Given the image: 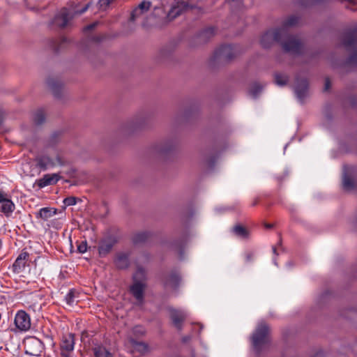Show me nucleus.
I'll return each instance as SVG.
<instances>
[{
  "instance_id": "obj_1",
  "label": "nucleus",
  "mask_w": 357,
  "mask_h": 357,
  "mask_svg": "<svg viewBox=\"0 0 357 357\" xmlns=\"http://www.w3.org/2000/svg\"><path fill=\"white\" fill-rule=\"evenodd\" d=\"M275 42L280 43L286 52L294 54L301 53V44L293 38L284 40L278 29L268 30L262 35L260 40L261 45L264 48H269Z\"/></svg>"
},
{
  "instance_id": "obj_2",
  "label": "nucleus",
  "mask_w": 357,
  "mask_h": 357,
  "mask_svg": "<svg viewBox=\"0 0 357 357\" xmlns=\"http://www.w3.org/2000/svg\"><path fill=\"white\" fill-rule=\"evenodd\" d=\"M342 44L348 51H352L346 64L351 68L357 67V29L349 30L344 33Z\"/></svg>"
},
{
  "instance_id": "obj_3",
  "label": "nucleus",
  "mask_w": 357,
  "mask_h": 357,
  "mask_svg": "<svg viewBox=\"0 0 357 357\" xmlns=\"http://www.w3.org/2000/svg\"><path fill=\"white\" fill-rule=\"evenodd\" d=\"M269 328L265 323H260L252 336V344L255 351L259 354L269 341Z\"/></svg>"
},
{
  "instance_id": "obj_4",
  "label": "nucleus",
  "mask_w": 357,
  "mask_h": 357,
  "mask_svg": "<svg viewBox=\"0 0 357 357\" xmlns=\"http://www.w3.org/2000/svg\"><path fill=\"white\" fill-rule=\"evenodd\" d=\"M236 46L232 45H222L218 48L213 54L214 61H229L236 56Z\"/></svg>"
},
{
  "instance_id": "obj_5",
  "label": "nucleus",
  "mask_w": 357,
  "mask_h": 357,
  "mask_svg": "<svg viewBox=\"0 0 357 357\" xmlns=\"http://www.w3.org/2000/svg\"><path fill=\"white\" fill-rule=\"evenodd\" d=\"M75 344L74 334L64 335L59 344L60 357H73Z\"/></svg>"
},
{
  "instance_id": "obj_6",
  "label": "nucleus",
  "mask_w": 357,
  "mask_h": 357,
  "mask_svg": "<svg viewBox=\"0 0 357 357\" xmlns=\"http://www.w3.org/2000/svg\"><path fill=\"white\" fill-rule=\"evenodd\" d=\"M25 351L27 354L39 356L43 351V342L36 337H29L24 340Z\"/></svg>"
},
{
  "instance_id": "obj_7",
  "label": "nucleus",
  "mask_w": 357,
  "mask_h": 357,
  "mask_svg": "<svg viewBox=\"0 0 357 357\" xmlns=\"http://www.w3.org/2000/svg\"><path fill=\"white\" fill-rule=\"evenodd\" d=\"M299 22V17L296 15H291L288 17L286 20L282 22V26L280 28H278V30L280 32L281 35L284 38V40H288L289 38H295L298 40L301 45V42L297 37L294 36H291L289 34V29L297 25Z\"/></svg>"
},
{
  "instance_id": "obj_8",
  "label": "nucleus",
  "mask_w": 357,
  "mask_h": 357,
  "mask_svg": "<svg viewBox=\"0 0 357 357\" xmlns=\"http://www.w3.org/2000/svg\"><path fill=\"white\" fill-rule=\"evenodd\" d=\"M14 323L20 331H27L31 328L30 317L24 310H20L16 313Z\"/></svg>"
},
{
  "instance_id": "obj_9",
  "label": "nucleus",
  "mask_w": 357,
  "mask_h": 357,
  "mask_svg": "<svg viewBox=\"0 0 357 357\" xmlns=\"http://www.w3.org/2000/svg\"><path fill=\"white\" fill-rule=\"evenodd\" d=\"M294 91L296 96L301 102H303L304 99L307 96L308 92V81L305 78L301 79L296 76L294 86Z\"/></svg>"
},
{
  "instance_id": "obj_10",
  "label": "nucleus",
  "mask_w": 357,
  "mask_h": 357,
  "mask_svg": "<svg viewBox=\"0 0 357 357\" xmlns=\"http://www.w3.org/2000/svg\"><path fill=\"white\" fill-rule=\"evenodd\" d=\"M15 209V205L13 201L8 197L4 192L0 190V213L9 218Z\"/></svg>"
},
{
  "instance_id": "obj_11",
  "label": "nucleus",
  "mask_w": 357,
  "mask_h": 357,
  "mask_svg": "<svg viewBox=\"0 0 357 357\" xmlns=\"http://www.w3.org/2000/svg\"><path fill=\"white\" fill-rule=\"evenodd\" d=\"M165 287H170L173 290H177L181 283V276L178 271H172L162 280Z\"/></svg>"
},
{
  "instance_id": "obj_12",
  "label": "nucleus",
  "mask_w": 357,
  "mask_h": 357,
  "mask_svg": "<svg viewBox=\"0 0 357 357\" xmlns=\"http://www.w3.org/2000/svg\"><path fill=\"white\" fill-rule=\"evenodd\" d=\"M72 18L70 11L66 8H63L52 20V24L60 28H64Z\"/></svg>"
},
{
  "instance_id": "obj_13",
  "label": "nucleus",
  "mask_w": 357,
  "mask_h": 357,
  "mask_svg": "<svg viewBox=\"0 0 357 357\" xmlns=\"http://www.w3.org/2000/svg\"><path fill=\"white\" fill-rule=\"evenodd\" d=\"M170 319L173 325L178 331H181L183 328V322L187 317L186 312L180 310L171 309L169 310Z\"/></svg>"
},
{
  "instance_id": "obj_14",
  "label": "nucleus",
  "mask_w": 357,
  "mask_h": 357,
  "mask_svg": "<svg viewBox=\"0 0 357 357\" xmlns=\"http://www.w3.org/2000/svg\"><path fill=\"white\" fill-rule=\"evenodd\" d=\"M145 287V284L142 282L135 281L133 284L130 288L131 294L135 298L139 305H142L144 301V292Z\"/></svg>"
},
{
  "instance_id": "obj_15",
  "label": "nucleus",
  "mask_w": 357,
  "mask_h": 357,
  "mask_svg": "<svg viewBox=\"0 0 357 357\" xmlns=\"http://www.w3.org/2000/svg\"><path fill=\"white\" fill-rule=\"evenodd\" d=\"M188 7V3L185 1H178L172 6L170 10L168 13L167 17L170 20H173L181 15L184 11L187 10Z\"/></svg>"
},
{
  "instance_id": "obj_16",
  "label": "nucleus",
  "mask_w": 357,
  "mask_h": 357,
  "mask_svg": "<svg viewBox=\"0 0 357 357\" xmlns=\"http://www.w3.org/2000/svg\"><path fill=\"white\" fill-rule=\"evenodd\" d=\"M60 178L61 176L58 174H47L37 181V185L39 188H43L56 184Z\"/></svg>"
},
{
  "instance_id": "obj_17",
  "label": "nucleus",
  "mask_w": 357,
  "mask_h": 357,
  "mask_svg": "<svg viewBox=\"0 0 357 357\" xmlns=\"http://www.w3.org/2000/svg\"><path fill=\"white\" fill-rule=\"evenodd\" d=\"M29 258V253L26 252H21L13 264V271L15 273H21L26 267Z\"/></svg>"
},
{
  "instance_id": "obj_18",
  "label": "nucleus",
  "mask_w": 357,
  "mask_h": 357,
  "mask_svg": "<svg viewBox=\"0 0 357 357\" xmlns=\"http://www.w3.org/2000/svg\"><path fill=\"white\" fill-rule=\"evenodd\" d=\"M130 255L126 252H118L114 260L116 267L119 269H126L130 266Z\"/></svg>"
},
{
  "instance_id": "obj_19",
  "label": "nucleus",
  "mask_w": 357,
  "mask_h": 357,
  "mask_svg": "<svg viewBox=\"0 0 357 357\" xmlns=\"http://www.w3.org/2000/svg\"><path fill=\"white\" fill-rule=\"evenodd\" d=\"M115 244V241L112 239H106L102 241L98 246V252L100 257H105L110 252Z\"/></svg>"
},
{
  "instance_id": "obj_20",
  "label": "nucleus",
  "mask_w": 357,
  "mask_h": 357,
  "mask_svg": "<svg viewBox=\"0 0 357 357\" xmlns=\"http://www.w3.org/2000/svg\"><path fill=\"white\" fill-rule=\"evenodd\" d=\"M151 6V3L149 1H142L137 8H135L131 13L130 20L133 22L135 21L139 15H141L144 12L147 11Z\"/></svg>"
},
{
  "instance_id": "obj_21",
  "label": "nucleus",
  "mask_w": 357,
  "mask_h": 357,
  "mask_svg": "<svg viewBox=\"0 0 357 357\" xmlns=\"http://www.w3.org/2000/svg\"><path fill=\"white\" fill-rule=\"evenodd\" d=\"M47 84L50 89L52 90L54 96L59 98L61 96L63 84L61 81L54 78H49Z\"/></svg>"
},
{
  "instance_id": "obj_22",
  "label": "nucleus",
  "mask_w": 357,
  "mask_h": 357,
  "mask_svg": "<svg viewBox=\"0 0 357 357\" xmlns=\"http://www.w3.org/2000/svg\"><path fill=\"white\" fill-rule=\"evenodd\" d=\"M57 210L54 208L44 207L39 210L36 216L37 218H40L45 221L47 220L52 216L56 214Z\"/></svg>"
},
{
  "instance_id": "obj_23",
  "label": "nucleus",
  "mask_w": 357,
  "mask_h": 357,
  "mask_svg": "<svg viewBox=\"0 0 357 357\" xmlns=\"http://www.w3.org/2000/svg\"><path fill=\"white\" fill-rule=\"evenodd\" d=\"M37 165L42 169L45 170L49 167L54 165L52 159L47 155H41L36 158Z\"/></svg>"
},
{
  "instance_id": "obj_24",
  "label": "nucleus",
  "mask_w": 357,
  "mask_h": 357,
  "mask_svg": "<svg viewBox=\"0 0 357 357\" xmlns=\"http://www.w3.org/2000/svg\"><path fill=\"white\" fill-rule=\"evenodd\" d=\"M79 294L75 289H70L65 296V301L69 306H73L78 301Z\"/></svg>"
},
{
  "instance_id": "obj_25",
  "label": "nucleus",
  "mask_w": 357,
  "mask_h": 357,
  "mask_svg": "<svg viewBox=\"0 0 357 357\" xmlns=\"http://www.w3.org/2000/svg\"><path fill=\"white\" fill-rule=\"evenodd\" d=\"M233 233L238 237L246 239L249 237L248 230L241 225H235L232 229Z\"/></svg>"
},
{
  "instance_id": "obj_26",
  "label": "nucleus",
  "mask_w": 357,
  "mask_h": 357,
  "mask_svg": "<svg viewBox=\"0 0 357 357\" xmlns=\"http://www.w3.org/2000/svg\"><path fill=\"white\" fill-rule=\"evenodd\" d=\"M92 350L95 357H113L112 354L102 346L97 345Z\"/></svg>"
},
{
  "instance_id": "obj_27",
  "label": "nucleus",
  "mask_w": 357,
  "mask_h": 357,
  "mask_svg": "<svg viewBox=\"0 0 357 357\" xmlns=\"http://www.w3.org/2000/svg\"><path fill=\"white\" fill-rule=\"evenodd\" d=\"M175 50V47L172 44L167 45L163 47L158 53L160 59H165L170 56Z\"/></svg>"
},
{
  "instance_id": "obj_28",
  "label": "nucleus",
  "mask_w": 357,
  "mask_h": 357,
  "mask_svg": "<svg viewBox=\"0 0 357 357\" xmlns=\"http://www.w3.org/2000/svg\"><path fill=\"white\" fill-rule=\"evenodd\" d=\"M129 341L131 344L140 353L144 354L148 351L149 346L146 343L137 341L134 338H130Z\"/></svg>"
},
{
  "instance_id": "obj_29",
  "label": "nucleus",
  "mask_w": 357,
  "mask_h": 357,
  "mask_svg": "<svg viewBox=\"0 0 357 357\" xmlns=\"http://www.w3.org/2000/svg\"><path fill=\"white\" fill-rule=\"evenodd\" d=\"M215 33V29L214 27H208L204 29L199 34V38L206 42L209 40L211 37H213Z\"/></svg>"
},
{
  "instance_id": "obj_30",
  "label": "nucleus",
  "mask_w": 357,
  "mask_h": 357,
  "mask_svg": "<svg viewBox=\"0 0 357 357\" xmlns=\"http://www.w3.org/2000/svg\"><path fill=\"white\" fill-rule=\"evenodd\" d=\"M150 237V234L146 231L137 233L132 237L134 244H139L146 242Z\"/></svg>"
},
{
  "instance_id": "obj_31",
  "label": "nucleus",
  "mask_w": 357,
  "mask_h": 357,
  "mask_svg": "<svg viewBox=\"0 0 357 357\" xmlns=\"http://www.w3.org/2000/svg\"><path fill=\"white\" fill-rule=\"evenodd\" d=\"M342 186L343 188L346 190H351L355 186L354 181L346 173H344L343 175Z\"/></svg>"
},
{
  "instance_id": "obj_32",
  "label": "nucleus",
  "mask_w": 357,
  "mask_h": 357,
  "mask_svg": "<svg viewBox=\"0 0 357 357\" xmlns=\"http://www.w3.org/2000/svg\"><path fill=\"white\" fill-rule=\"evenodd\" d=\"M289 81V77L282 73H277L275 74V83L280 86H285Z\"/></svg>"
},
{
  "instance_id": "obj_33",
  "label": "nucleus",
  "mask_w": 357,
  "mask_h": 357,
  "mask_svg": "<svg viewBox=\"0 0 357 357\" xmlns=\"http://www.w3.org/2000/svg\"><path fill=\"white\" fill-rule=\"evenodd\" d=\"M45 121V114L43 109H38L33 116V121L35 124L39 126L43 124Z\"/></svg>"
},
{
  "instance_id": "obj_34",
  "label": "nucleus",
  "mask_w": 357,
  "mask_h": 357,
  "mask_svg": "<svg viewBox=\"0 0 357 357\" xmlns=\"http://www.w3.org/2000/svg\"><path fill=\"white\" fill-rule=\"evenodd\" d=\"M262 90V86L257 83L253 84L249 91V93L253 97L257 98Z\"/></svg>"
},
{
  "instance_id": "obj_35",
  "label": "nucleus",
  "mask_w": 357,
  "mask_h": 357,
  "mask_svg": "<svg viewBox=\"0 0 357 357\" xmlns=\"http://www.w3.org/2000/svg\"><path fill=\"white\" fill-rule=\"evenodd\" d=\"M146 278V271L142 267H138L134 275V280H144Z\"/></svg>"
},
{
  "instance_id": "obj_36",
  "label": "nucleus",
  "mask_w": 357,
  "mask_h": 357,
  "mask_svg": "<svg viewBox=\"0 0 357 357\" xmlns=\"http://www.w3.org/2000/svg\"><path fill=\"white\" fill-rule=\"evenodd\" d=\"M132 333L136 337H142L145 335L146 331L143 326H136L132 328Z\"/></svg>"
},
{
  "instance_id": "obj_37",
  "label": "nucleus",
  "mask_w": 357,
  "mask_h": 357,
  "mask_svg": "<svg viewBox=\"0 0 357 357\" xmlns=\"http://www.w3.org/2000/svg\"><path fill=\"white\" fill-rule=\"evenodd\" d=\"M63 203L66 206H74L76 204V198L74 197H68L64 199Z\"/></svg>"
},
{
  "instance_id": "obj_38",
  "label": "nucleus",
  "mask_w": 357,
  "mask_h": 357,
  "mask_svg": "<svg viewBox=\"0 0 357 357\" xmlns=\"http://www.w3.org/2000/svg\"><path fill=\"white\" fill-rule=\"evenodd\" d=\"M77 250L79 253H84L87 250V243L86 241H82L77 245Z\"/></svg>"
},
{
  "instance_id": "obj_39",
  "label": "nucleus",
  "mask_w": 357,
  "mask_h": 357,
  "mask_svg": "<svg viewBox=\"0 0 357 357\" xmlns=\"http://www.w3.org/2000/svg\"><path fill=\"white\" fill-rule=\"evenodd\" d=\"M66 39L63 38L59 39V44L56 45V44H53V47L55 52H59V50L62 47V45L66 43Z\"/></svg>"
},
{
  "instance_id": "obj_40",
  "label": "nucleus",
  "mask_w": 357,
  "mask_h": 357,
  "mask_svg": "<svg viewBox=\"0 0 357 357\" xmlns=\"http://www.w3.org/2000/svg\"><path fill=\"white\" fill-rule=\"evenodd\" d=\"M115 0H99V3L101 8H106L111 3Z\"/></svg>"
},
{
  "instance_id": "obj_41",
  "label": "nucleus",
  "mask_w": 357,
  "mask_h": 357,
  "mask_svg": "<svg viewBox=\"0 0 357 357\" xmlns=\"http://www.w3.org/2000/svg\"><path fill=\"white\" fill-rule=\"evenodd\" d=\"M254 258V254L252 252H247L245 253V259L247 262L252 261Z\"/></svg>"
},
{
  "instance_id": "obj_42",
  "label": "nucleus",
  "mask_w": 357,
  "mask_h": 357,
  "mask_svg": "<svg viewBox=\"0 0 357 357\" xmlns=\"http://www.w3.org/2000/svg\"><path fill=\"white\" fill-rule=\"evenodd\" d=\"M97 24H98V22H93L92 24H90L86 26L84 28V31L87 32V31H89L93 29L96 26Z\"/></svg>"
},
{
  "instance_id": "obj_43",
  "label": "nucleus",
  "mask_w": 357,
  "mask_h": 357,
  "mask_svg": "<svg viewBox=\"0 0 357 357\" xmlns=\"http://www.w3.org/2000/svg\"><path fill=\"white\" fill-rule=\"evenodd\" d=\"M89 7V3H87L82 9L77 10L75 11V13L78 14V15H82V14H83L84 13H85L88 10Z\"/></svg>"
},
{
  "instance_id": "obj_44",
  "label": "nucleus",
  "mask_w": 357,
  "mask_h": 357,
  "mask_svg": "<svg viewBox=\"0 0 357 357\" xmlns=\"http://www.w3.org/2000/svg\"><path fill=\"white\" fill-rule=\"evenodd\" d=\"M331 88V82L329 78H326L324 91H328Z\"/></svg>"
},
{
  "instance_id": "obj_45",
  "label": "nucleus",
  "mask_w": 357,
  "mask_h": 357,
  "mask_svg": "<svg viewBox=\"0 0 357 357\" xmlns=\"http://www.w3.org/2000/svg\"><path fill=\"white\" fill-rule=\"evenodd\" d=\"M242 0H229V3H231V6L234 7L235 5H241Z\"/></svg>"
},
{
  "instance_id": "obj_46",
  "label": "nucleus",
  "mask_w": 357,
  "mask_h": 357,
  "mask_svg": "<svg viewBox=\"0 0 357 357\" xmlns=\"http://www.w3.org/2000/svg\"><path fill=\"white\" fill-rule=\"evenodd\" d=\"M191 337L190 335H187V336H185L182 338V340L183 342H188V341H190Z\"/></svg>"
},
{
  "instance_id": "obj_47",
  "label": "nucleus",
  "mask_w": 357,
  "mask_h": 357,
  "mask_svg": "<svg viewBox=\"0 0 357 357\" xmlns=\"http://www.w3.org/2000/svg\"><path fill=\"white\" fill-rule=\"evenodd\" d=\"M3 120V116L2 112H0V126L1 125Z\"/></svg>"
},
{
  "instance_id": "obj_48",
  "label": "nucleus",
  "mask_w": 357,
  "mask_h": 357,
  "mask_svg": "<svg viewBox=\"0 0 357 357\" xmlns=\"http://www.w3.org/2000/svg\"><path fill=\"white\" fill-rule=\"evenodd\" d=\"M215 162V158H213V160L210 162V165L212 166Z\"/></svg>"
},
{
  "instance_id": "obj_49",
  "label": "nucleus",
  "mask_w": 357,
  "mask_h": 357,
  "mask_svg": "<svg viewBox=\"0 0 357 357\" xmlns=\"http://www.w3.org/2000/svg\"><path fill=\"white\" fill-rule=\"evenodd\" d=\"M257 203H258V199H256L253 202V203H252V206H255V205H257Z\"/></svg>"
},
{
  "instance_id": "obj_50",
  "label": "nucleus",
  "mask_w": 357,
  "mask_h": 357,
  "mask_svg": "<svg viewBox=\"0 0 357 357\" xmlns=\"http://www.w3.org/2000/svg\"><path fill=\"white\" fill-rule=\"evenodd\" d=\"M273 252L275 254V255H278L277 252H276V248L275 247H273Z\"/></svg>"
},
{
  "instance_id": "obj_51",
  "label": "nucleus",
  "mask_w": 357,
  "mask_h": 357,
  "mask_svg": "<svg viewBox=\"0 0 357 357\" xmlns=\"http://www.w3.org/2000/svg\"><path fill=\"white\" fill-rule=\"evenodd\" d=\"M273 225H266V227L267 228H272Z\"/></svg>"
},
{
  "instance_id": "obj_52",
  "label": "nucleus",
  "mask_w": 357,
  "mask_h": 357,
  "mask_svg": "<svg viewBox=\"0 0 357 357\" xmlns=\"http://www.w3.org/2000/svg\"><path fill=\"white\" fill-rule=\"evenodd\" d=\"M58 160H59V163L60 165H62V162H61V161L60 158H58Z\"/></svg>"
},
{
  "instance_id": "obj_53",
  "label": "nucleus",
  "mask_w": 357,
  "mask_h": 357,
  "mask_svg": "<svg viewBox=\"0 0 357 357\" xmlns=\"http://www.w3.org/2000/svg\"><path fill=\"white\" fill-rule=\"evenodd\" d=\"M96 41H100V39H99V38H96Z\"/></svg>"
},
{
  "instance_id": "obj_54",
  "label": "nucleus",
  "mask_w": 357,
  "mask_h": 357,
  "mask_svg": "<svg viewBox=\"0 0 357 357\" xmlns=\"http://www.w3.org/2000/svg\"><path fill=\"white\" fill-rule=\"evenodd\" d=\"M274 264H275V265H277V262L275 261V259H274Z\"/></svg>"
}]
</instances>
